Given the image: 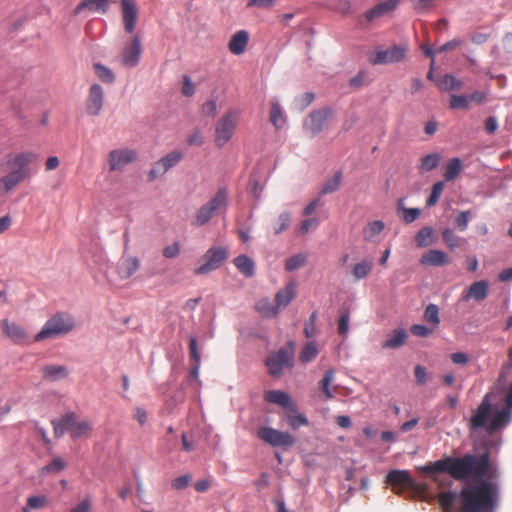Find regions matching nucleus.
Segmentation results:
<instances>
[{
  "label": "nucleus",
  "mask_w": 512,
  "mask_h": 512,
  "mask_svg": "<svg viewBox=\"0 0 512 512\" xmlns=\"http://www.w3.org/2000/svg\"><path fill=\"white\" fill-rule=\"evenodd\" d=\"M422 472L447 473L455 480L477 479L481 480L483 476L488 478L498 477L496 469L490 468V459L487 452L481 456L465 454L462 457L446 456L442 459L430 462L421 468Z\"/></svg>",
  "instance_id": "obj_1"
},
{
  "label": "nucleus",
  "mask_w": 512,
  "mask_h": 512,
  "mask_svg": "<svg viewBox=\"0 0 512 512\" xmlns=\"http://www.w3.org/2000/svg\"><path fill=\"white\" fill-rule=\"evenodd\" d=\"M498 485L488 480L468 483L459 494V512H494L498 505Z\"/></svg>",
  "instance_id": "obj_2"
},
{
  "label": "nucleus",
  "mask_w": 512,
  "mask_h": 512,
  "mask_svg": "<svg viewBox=\"0 0 512 512\" xmlns=\"http://www.w3.org/2000/svg\"><path fill=\"white\" fill-rule=\"evenodd\" d=\"M74 325V320L70 315L58 312L46 321L43 328L35 335L34 341L41 342L57 338L73 330Z\"/></svg>",
  "instance_id": "obj_3"
},
{
  "label": "nucleus",
  "mask_w": 512,
  "mask_h": 512,
  "mask_svg": "<svg viewBox=\"0 0 512 512\" xmlns=\"http://www.w3.org/2000/svg\"><path fill=\"white\" fill-rule=\"evenodd\" d=\"M229 253L225 247L213 246L200 259V264L194 269L196 275H205L221 267L228 259Z\"/></svg>",
  "instance_id": "obj_4"
},
{
  "label": "nucleus",
  "mask_w": 512,
  "mask_h": 512,
  "mask_svg": "<svg viewBox=\"0 0 512 512\" xmlns=\"http://www.w3.org/2000/svg\"><path fill=\"white\" fill-rule=\"evenodd\" d=\"M239 117L236 110H229L217 122L215 127V144L221 148L226 145L234 135Z\"/></svg>",
  "instance_id": "obj_5"
},
{
  "label": "nucleus",
  "mask_w": 512,
  "mask_h": 512,
  "mask_svg": "<svg viewBox=\"0 0 512 512\" xmlns=\"http://www.w3.org/2000/svg\"><path fill=\"white\" fill-rule=\"evenodd\" d=\"M294 350L293 344L290 347L280 348L276 353L270 354L266 359V365L269 373L278 377L282 374L285 368L293 366Z\"/></svg>",
  "instance_id": "obj_6"
},
{
  "label": "nucleus",
  "mask_w": 512,
  "mask_h": 512,
  "mask_svg": "<svg viewBox=\"0 0 512 512\" xmlns=\"http://www.w3.org/2000/svg\"><path fill=\"white\" fill-rule=\"evenodd\" d=\"M257 436L272 447L289 448L295 443V439L290 433L271 427H260Z\"/></svg>",
  "instance_id": "obj_7"
},
{
  "label": "nucleus",
  "mask_w": 512,
  "mask_h": 512,
  "mask_svg": "<svg viewBox=\"0 0 512 512\" xmlns=\"http://www.w3.org/2000/svg\"><path fill=\"white\" fill-rule=\"evenodd\" d=\"M407 53V47L394 45L387 49L376 50L369 56L370 63L385 65L402 61Z\"/></svg>",
  "instance_id": "obj_8"
},
{
  "label": "nucleus",
  "mask_w": 512,
  "mask_h": 512,
  "mask_svg": "<svg viewBox=\"0 0 512 512\" xmlns=\"http://www.w3.org/2000/svg\"><path fill=\"white\" fill-rule=\"evenodd\" d=\"M137 159V152L131 148L113 149L108 153L107 162L110 171H122Z\"/></svg>",
  "instance_id": "obj_9"
},
{
  "label": "nucleus",
  "mask_w": 512,
  "mask_h": 512,
  "mask_svg": "<svg viewBox=\"0 0 512 512\" xmlns=\"http://www.w3.org/2000/svg\"><path fill=\"white\" fill-rule=\"evenodd\" d=\"M386 483L397 494H401L406 489H415L417 486L416 481L405 470H391L386 475Z\"/></svg>",
  "instance_id": "obj_10"
},
{
  "label": "nucleus",
  "mask_w": 512,
  "mask_h": 512,
  "mask_svg": "<svg viewBox=\"0 0 512 512\" xmlns=\"http://www.w3.org/2000/svg\"><path fill=\"white\" fill-rule=\"evenodd\" d=\"M123 28L132 34L139 18V7L136 0H119Z\"/></svg>",
  "instance_id": "obj_11"
},
{
  "label": "nucleus",
  "mask_w": 512,
  "mask_h": 512,
  "mask_svg": "<svg viewBox=\"0 0 512 512\" xmlns=\"http://www.w3.org/2000/svg\"><path fill=\"white\" fill-rule=\"evenodd\" d=\"M141 53V39L139 35L135 34L121 51L120 58L122 64L127 67H135L139 63Z\"/></svg>",
  "instance_id": "obj_12"
},
{
  "label": "nucleus",
  "mask_w": 512,
  "mask_h": 512,
  "mask_svg": "<svg viewBox=\"0 0 512 512\" xmlns=\"http://www.w3.org/2000/svg\"><path fill=\"white\" fill-rule=\"evenodd\" d=\"M491 412L492 405L489 401L488 395H486L482 399L480 405L477 407L469 421L470 429L475 431L479 428H486L490 422L489 419L491 418Z\"/></svg>",
  "instance_id": "obj_13"
},
{
  "label": "nucleus",
  "mask_w": 512,
  "mask_h": 512,
  "mask_svg": "<svg viewBox=\"0 0 512 512\" xmlns=\"http://www.w3.org/2000/svg\"><path fill=\"white\" fill-rule=\"evenodd\" d=\"M36 157V154L32 151L12 153L7 157V165L13 170H21L24 176L28 177L29 171L27 166L31 164Z\"/></svg>",
  "instance_id": "obj_14"
},
{
  "label": "nucleus",
  "mask_w": 512,
  "mask_h": 512,
  "mask_svg": "<svg viewBox=\"0 0 512 512\" xmlns=\"http://www.w3.org/2000/svg\"><path fill=\"white\" fill-rule=\"evenodd\" d=\"M104 104V91L99 84H93L86 100V112L91 116L100 114Z\"/></svg>",
  "instance_id": "obj_15"
},
{
  "label": "nucleus",
  "mask_w": 512,
  "mask_h": 512,
  "mask_svg": "<svg viewBox=\"0 0 512 512\" xmlns=\"http://www.w3.org/2000/svg\"><path fill=\"white\" fill-rule=\"evenodd\" d=\"M331 115L332 110L330 108H323L313 111L310 113L309 119L305 123V126L312 133V135H317L324 129Z\"/></svg>",
  "instance_id": "obj_16"
},
{
  "label": "nucleus",
  "mask_w": 512,
  "mask_h": 512,
  "mask_svg": "<svg viewBox=\"0 0 512 512\" xmlns=\"http://www.w3.org/2000/svg\"><path fill=\"white\" fill-rule=\"evenodd\" d=\"M1 328L6 336L15 344H24L28 342V334L19 324L10 322L8 319H3L1 322Z\"/></svg>",
  "instance_id": "obj_17"
},
{
  "label": "nucleus",
  "mask_w": 512,
  "mask_h": 512,
  "mask_svg": "<svg viewBox=\"0 0 512 512\" xmlns=\"http://www.w3.org/2000/svg\"><path fill=\"white\" fill-rule=\"evenodd\" d=\"M489 291V285L486 280H480L472 283L467 290L462 294V299L466 302L473 299L477 302H481L487 298Z\"/></svg>",
  "instance_id": "obj_18"
},
{
  "label": "nucleus",
  "mask_w": 512,
  "mask_h": 512,
  "mask_svg": "<svg viewBox=\"0 0 512 512\" xmlns=\"http://www.w3.org/2000/svg\"><path fill=\"white\" fill-rule=\"evenodd\" d=\"M399 5V0H386L367 10L364 14L368 22H372L393 12Z\"/></svg>",
  "instance_id": "obj_19"
},
{
  "label": "nucleus",
  "mask_w": 512,
  "mask_h": 512,
  "mask_svg": "<svg viewBox=\"0 0 512 512\" xmlns=\"http://www.w3.org/2000/svg\"><path fill=\"white\" fill-rule=\"evenodd\" d=\"M77 422L76 415L73 412L66 413L60 418L52 420L51 424L55 437H62L66 431H69L71 434Z\"/></svg>",
  "instance_id": "obj_20"
},
{
  "label": "nucleus",
  "mask_w": 512,
  "mask_h": 512,
  "mask_svg": "<svg viewBox=\"0 0 512 512\" xmlns=\"http://www.w3.org/2000/svg\"><path fill=\"white\" fill-rule=\"evenodd\" d=\"M511 418L512 410L507 408L506 406L504 409L496 411L492 415L490 422L486 426L487 432L492 434L497 430L505 427L511 421Z\"/></svg>",
  "instance_id": "obj_21"
},
{
  "label": "nucleus",
  "mask_w": 512,
  "mask_h": 512,
  "mask_svg": "<svg viewBox=\"0 0 512 512\" xmlns=\"http://www.w3.org/2000/svg\"><path fill=\"white\" fill-rule=\"evenodd\" d=\"M26 176H24L21 170H12L7 175L0 178V196H3L15 187H17Z\"/></svg>",
  "instance_id": "obj_22"
},
{
  "label": "nucleus",
  "mask_w": 512,
  "mask_h": 512,
  "mask_svg": "<svg viewBox=\"0 0 512 512\" xmlns=\"http://www.w3.org/2000/svg\"><path fill=\"white\" fill-rule=\"evenodd\" d=\"M296 297V283L291 281L280 289L275 295V304L278 311L286 308Z\"/></svg>",
  "instance_id": "obj_23"
},
{
  "label": "nucleus",
  "mask_w": 512,
  "mask_h": 512,
  "mask_svg": "<svg viewBox=\"0 0 512 512\" xmlns=\"http://www.w3.org/2000/svg\"><path fill=\"white\" fill-rule=\"evenodd\" d=\"M109 6L110 0H83L76 6L74 14L79 15L85 10L105 14Z\"/></svg>",
  "instance_id": "obj_24"
},
{
  "label": "nucleus",
  "mask_w": 512,
  "mask_h": 512,
  "mask_svg": "<svg viewBox=\"0 0 512 512\" xmlns=\"http://www.w3.org/2000/svg\"><path fill=\"white\" fill-rule=\"evenodd\" d=\"M450 262L449 256L441 250H429L420 258V263L426 266L440 267Z\"/></svg>",
  "instance_id": "obj_25"
},
{
  "label": "nucleus",
  "mask_w": 512,
  "mask_h": 512,
  "mask_svg": "<svg viewBox=\"0 0 512 512\" xmlns=\"http://www.w3.org/2000/svg\"><path fill=\"white\" fill-rule=\"evenodd\" d=\"M265 401L277 404L283 408L295 411V404L291 401L289 394L281 390H269L264 394Z\"/></svg>",
  "instance_id": "obj_26"
},
{
  "label": "nucleus",
  "mask_w": 512,
  "mask_h": 512,
  "mask_svg": "<svg viewBox=\"0 0 512 512\" xmlns=\"http://www.w3.org/2000/svg\"><path fill=\"white\" fill-rule=\"evenodd\" d=\"M139 268V260L136 257H122L117 264V273L121 279L130 278Z\"/></svg>",
  "instance_id": "obj_27"
},
{
  "label": "nucleus",
  "mask_w": 512,
  "mask_h": 512,
  "mask_svg": "<svg viewBox=\"0 0 512 512\" xmlns=\"http://www.w3.org/2000/svg\"><path fill=\"white\" fill-rule=\"evenodd\" d=\"M249 36L248 33L244 30L238 31L235 33L229 42V50L234 55H240L242 54L246 46L248 44Z\"/></svg>",
  "instance_id": "obj_28"
},
{
  "label": "nucleus",
  "mask_w": 512,
  "mask_h": 512,
  "mask_svg": "<svg viewBox=\"0 0 512 512\" xmlns=\"http://www.w3.org/2000/svg\"><path fill=\"white\" fill-rule=\"evenodd\" d=\"M41 373L44 379L49 381H57L66 378L69 371L63 365H45L41 368Z\"/></svg>",
  "instance_id": "obj_29"
},
{
  "label": "nucleus",
  "mask_w": 512,
  "mask_h": 512,
  "mask_svg": "<svg viewBox=\"0 0 512 512\" xmlns=\"http://www.w3.org/2000/svg\"><path fill=\"white\" fill-rule=\"evenodd\" d=\"M228 203V192L225 188L219 189L217 193L207 202L208 206H210L215 213L226 210Z\"/></svg>",
  "instance_id": "obj_30"
},
{
  "label": "nucleus",
  "mask_w": 512,
  "mask_h": 512,
  "mask_svg": "<svg viewBox=\"0 0 512 512\" xmlns=\"http://www.w3.org/2000/svg\"><path fill=\"white\" fill-rule=\"evenodd\" d=\"M385 224L380 220L369 222L363 229V238L367 242H378V236L384 230Z\"/></svg>",
  "instance_id": "obj_31"
},
{
  "label": "nucleus",
  "mask_w": 512,
  "mask_h": 512,
  "mask_svg": "<svg viewBox=\"0 0 512 512\" xmlns=\"http://www.w3.org/2000/svg\"><path fill=\"white\" fill-rule=\"evenodd\" d=\"M234 265L246 277H252L255 274L254 261L247 255H239L233 260Z\"/></svg>",
  "instance_id": "obj_32"
},
{
  "label": "nucleus",
  "mask_w": 512,
  "mask_h": 512,
  "mask_svg": "<svg viewBox=\"0 0 512 512\" xmlns=\"http://www.w3.org/2000/svg\"><path fill=\"white\" fill-rule=\"evenodd\" d=\"M255 309L264 318H275L279 313L276 304H272L269 298L259 299L255 303Z\"/></svg>",
  "instance_id": "obj_33"
},
{
  "label": "nucleus",
  "mask_w": 512,
  "mask_h": 512,
  "mask_svg": "<svg viewBox=\"0 0 512 512\" xmlns=\"http://www.w3.org/2000/svg\"><path fill=\"white\" fill-rule=\"evenodd\" d=\"M407 339V333L404 329H396L383 343V349H396L401 347Z\"/></svg>",
  "instance_id": "obj_34"
},
{
  "label": "nucleus",
  "mask_w": 512,
  "mask_h": 512,
  "mask_svg": "<svg viewBox=\"0 0 512 512\" xmlns=\"http://www.w3.org/2000/svg\"><path fill=\"white\" fill-rule=\"evenodd\" d=\"M373 269V263L370 260H362L351 267V274L354 280L358 281L366 278Z\"/></svg>",
  "instance_id": "obj_35"
},
{
  "label": "nucleus",
  "mask_w": 512,
  "mask_h": 512,
  "mask_svg": "<svg viewBox=\"0 0 512 512\" xmlns=\"http://www.w3.org/2000/svg\"><path fill=\"white\" fill-rule=\"evenodd\" d=\"M215 214L216 213L206 203L205 205L201 206L198 209V211L196 212V215L194 217V220L192 221V224L195 225V226L205 225L206 223H208L210 221V219Z\"/></svg>",
  "instance_id": "obj_36"
},
{
  "label": "nucleus",
  "mask_w": 512,
  "mask_h": 512,
  "mask_svg": "<svg viewBox=\"0 0 512 512\" xmlns=\"http://www.w3.org/2000/svg\"><path fill=\"white\" fill-rule=\"evenodd\" d=\"M442 239L445 245L451 250H454L465 243V239L456 235L450 228H445L442 231Z\"/></svg>",
  "instance_id": "obj_37"
},
{
  "label": "nucleus",
  "mask_w": 512,
  "mask_h": 512,
  "mask_svg": "<svg viewBox=\"0 0 512 512\" xmlns=\"http://www.w3.org/2000/svg\"><path fill=\"white\" fill-rule=\"evenodd\" d=\"M462 170V162L458 157L450 159L445 168L444 177L446 181H451L455 179Z\"/></svg>",
  "instance_id": "obj_38"
},
{
  "label": "nucleus",
  "mask_w": 512,
  "mask_h": 512,
  "mask_svg": "<svg viewBox=\"0 0 512 512\" xmlns=\"http://www.w3.org/2000/svg\"><path fill=\"white\" fill-rule=\"evenodd\" d=\"M270 122L277 129L281 128L285 123L280 104L277 101L270 103Z\"/></svg>",
  "instance_id": "obj_39"
},
{
  "label": "nucleus",
  "mask_w": 512,
  "mask_h": 512,
  "mask_svg": "<svg viewBox=\"0 0 512 512\" xmlns=\"http://www.w3.org/2000/svg\"><path fill=\"white\" fill-rule=\"evenodd\" d=\"M66 468V462L61 457H56L49 464L43 466L40 470L41 475L55 474Z\"/></svg>",
  "instance_id": "obj_40"
},
{
  "label": "nucleus",
  "mask_w": 512,
  "mask_h": 512,
  "mask_svg": "<svg viewBox=\"0 0 512 512\" xmlns=\"http://www.w3.org/2000/svg\"><path fill=\"white\" fill-rule=\"evenodd\" d=\"M440 162V156L437 153L425 155L421 158L419 169L421 171L429 172L434 170Z\"/></svg>",
  "instance_id": "obj_41"
},
{
  "label": "nucleus",
  "mask_w": 512,
  "mask_h": 512,
  "mask_svg": "<svg viewBox=\"0 0 512 512\" xmlns=\"http://www.w3.org/2000/svg\"><path fill=\"white\" fill-rule=\"evenodd\" d=\"M318 355V349L314 342H308L305 344L300 352L299 360L303 363L312 361Z\"/></svg>",
  "instance_id": "obj_42"
},
{
  "label": "nucleus",
  "mask_w": 512,
  "mask_h": 512,
  "mask_svg": "<svg viewBox=\"0 0 512 512\" xmlns=\"http://www.w3.org/2000/svg\"><path fill=\"white\" fill-rule=\"evenodd\" d=\"M92 431V425L88 420L78 421L76 426L73 428L71 437L80 438L87 437Z\"/></svg>",
  "instance_id": "obj_43"
},
{
  "label": "nucleus",
  "mask_w": 512,
  "mask_h": 512,
  "mask_svg": "<svg viewBox=\"0 0 512 512\" xmlns=\"http://www.w3.org/2000/svg\"><path fill=\"white\" fill-rule=\"evenodd\" d=\"M295 411H291V413L286 414V420L288 425L296 430L301 426H307L309 424L308 419L303 414H295Z\"/></svg>",
  "instance_id": "obj_44"
},
{
  "label": "nucleus",
  "mask_w": 512,
  "mask_h": 512,
  "mask_svg": "<svg viewBox=\"0 0 512 512\" xmlns=\"http://www.w3.org/2000/svg\"><path fill=\"white\" fill-rule=\"evenodd\" d=\"M307 261V256L305 254H296L290 258H288L285 262V270L288 272L299 269L304 266Z\"/></svg>",
  "instance_id": "obj_45"
},
{
  "label": "nucleus",
  "mask_w": 512,
  "mask_h": 512,
  "mask_svg": "<svg viewBox=\"0 0 512 512\" xmlns=\"http://www.w3.org/2000/svg\"><path fill=\"white\" fill-rule=\"evenodd\" d=\"M183 157L184 155L180 150H173L164 157L160 158V160L162 163H164L165 167L170 170L176 166L183 159Z\"/></svg>",
  "instance_id": "obj_46"
},
{
  "label": "nucleus",
  "mask_w": 512,
  "mask_h": 512,
  "mask_svg": "<svg viewBox=\"0 0 512 512\" xmlns=\"http://www.w3.org/2000/svg\"><path fill=\"white\" fill-rule=\"evenodd\" d=\"M424 320L436 327L440 323L439 308L435 304H429L424 311Z\"/></svg>",
  "instance_id": "obj_47"
},
{
  "label": "nucleus",
  "mask_w": 512,
  "mask_h": 512,
  "mask_svg": "<svg viewBox=\"0 0 512 512\" xmlns=\"http://www.w3.org/2000/svg\"><path fill=\"white\" fill-rule=\"evenodd\" d=\"M48 504L45 496H32L27 499L26 506L23 508V512H29L32 509H41Z\"/></svg>",
  "instance_id": "obj_48"
},
{
  "label": "nucleus",
  "mask_w": 512,
  "mask_h": 512,
  "mask_svg": "<svg viewBox=\"0 0 512 512\" xmlns=\"http://www.w3.org/2000/svg\"><path fill=\"white\" fill-rule=\"evenodd\" d=\"M95 73L97 77L105 83H113L115 80L114 73L111 69L101 64L94 65Z\"/></svg>",
  "instance_id": "obj_49"
},
{
  "label": "nucleus",
  "mask_w": 512,
  "mask_h": 512,
  "mask_svg": "<svg viewBox=\"0 0 512 512\" xmlns=\"http://www.w3.org/2000/svg\"><path fill=\"white\" fill-rule=\"evenodd\" d=\"M462 83L454 76L446 74L438 83L441 90H455L460 89Z\"/></svg>",
  "instance_id": "obj_50"
},
{
  "label": "nucleus",
  "mask_w": 512,
  "mask_h": 512,
  "mask_svg": "<svg viewBox=\"0 0 512 512\" xmlns=\"http://www.w3.org/2000/svg\"><path fill=\"white\" fill-rule=\"evenodd\" d=\"M432 229L430 227L422 228L416 235L418 247H427L432 244Z\"/></svg>",
  "instance_id": "obj_51"
},
{
  "label": "nucleus",
  "mask_w": 512,
  "mask_h": 512,
  "mask_svg": "<svg viewBox=\"0 0 512 512\" xmlns=\"http://www.w3.org/2000/svg\"><path fill=\"white\" fill-rule=\"evenodd\" d=\"M341 173H336L332 178H330L322 187V194H330L337 191L341 184Z\"/></svg>",
  "instance_id": "obj_52"
},
{
  "label": "nucleus",
  "mask_w": 512,
  "mask_h": 512,
  "mask_svg": "<svg viewBox=\"0 0 512 512\" xmlns=\"http://www.w3.org/2000/svg\"><path fill=\"white\" fill-rule=\"evenodd\" d=\"M455 499L456 494L452 491H444L438 494V502L440 506L445 510L452 508Z\"/></svg>",
  "instance_id": "obj_53"
},
{
  "label": "nucleus",
  "mask_w": 512,
  "mask_h": 512,
  "mask_svg": "<svg viewBox=\"0 0 512 512\" xmlns=\"http://www.w3.org/2000/svg\"><path fill=\"white\" fill-rule=\"evenodd\" d=\"M334 379V371L332 369L328 370L323 379L320 381V387L322 392L325 394L326 399H331L333 397V394L329 388L331 382Z\"/></svg>",
  "instance_id": "obj_54"
},
{
  "label": "nucleus",
  "mask_w": 512,
  "mask_h": 512,
  "mask_svg": "<svg viewBox=\"0 0 512 512\" xmlns=\"http://www.w3.org/2000/svg\"><path fill=\"white\" fill-rule=\"evenodd\" d=\"M168 169L165 167L164 163L159 159L154 163L153 167L148 172V181L152 182L156 180L158 177L163 176Z\"/></svg>",
  "instance_id": "obj_55"
},
{
  "label": "nucleus",
  "mask_w": 512,
  "mask_h": 512,
  "mask_svg": "<svg viewBox=\"0 0 512 512\" xmlns=\"http://www.w3.org/2000/svg\"><path fill=\"white\" fill-rule=\"evenodd\" d=\"M443 189H444V183L442 181L436 182L433 185L431 194L427 199L428 206H434L438 202V200L443 192Z\"/></svg>",
  "instance_id": "obj_56"
},
{
  "label": "nucleus",
  "mask_w": 512,
  "mask_h": 512,
  "mask_svg": "<svg viewBox=\"0 0 512 512\" xmlns=\"http://www.w3.org/2000/svg\"><path fill=\"white\" fill-rule=\"evenodd\" d=\"M291 216L289 212H283L279 215L274 226V233L279 234L289 227Z\"/></svg>",
  "instance_id": "obj_57"
},
{
  "label": "nucleus",
  "mask_w": 512,
  "mask_h": 512,
  "mask_svg": "<svg viewBox=\"0 0 512 512\" xmlns=\"http://www.w3.org/2000/svg\"><path fill=\"white\" fill-rule=\"evenodd\" d=\"M450 107L452 109H467L469 107L468 96L452 95L450 98Z\"/></svg>",
  "instance_id": "obj_58"
},
{
  "label": "nucleus",
  "mask_w": 512,
  "mask_h": 512,
  "mask_svg": "<svg viewBox=\"0 0 512 512\" xmlns=\"http://www.w3.org/2000/svg\"><path fill=\"white\" fill-rule=\"evenodd\" d=\"M189 356L193 364H200V353L198 351L197 339L193 336L189 338Z\"/></svg>",
  "instance_id": "obj_59"
},
{
  "label": "nucleus",
  "mask_w": 512,
  "mask_h": 512,
  "mask_svg": "<svg viewBox=\"0 0 512 512\" xmlns=\"http://www.w3.org/2000/svg\"><path fill=\"white\" fill-rule=\"evenodd\" d=\"M191 480H192L191 475L185 474V475L175 478L172 481L171 486L175 490H183L189 486Z\"/></svg>",
  "instance_id": "obj_60"
},
{
  "label": "nucleus",
  "mask_w": 512,
  "mask_h": 512,
  "mask_svg": "<svg viewBox=\"0 0 512 512\" xmlns=\"http://www.w3.org/2000/svg\"><path fill=\"white\" fill-rule=\"evenodd\" d=\"M320 221L317 218H308L301 222L298 227V231L301 234L308 233L311 229H315L318 227Z\"/></svg>",
  "instance_id": "obj_61"
},
{
  "label": "nucleus",
  "mask_w": 512,
  "mask_h": 512,
  "mask_svg": "<svg viewBox=\"0 0 512 512\" xmlns=\"http://www.w3.org/2000/svg\"><path fill=\"white\" fill-rule=\"evenodd\" d=\"M470 211H461L454 219L455 225L460 231H465L469 223Z\"/></svg>",
  "instance_id": "obj_62"
},
{
  "label": "nucleus",
  "mask_w": 512,
  "mask_h": 512,
  "mask_svg": "<svg viewBox=\"0 0 512 512\" xmlns=\"http://www.w3.org/2000/svg\"><path fill=\"white\" fill-rule=\"evenodd\" d=\"M350 316L348 312H343L338 322V333L342 336H346L349 330Z\"/></svg>",
  "instance_id": "obj_63"
},
{
  "label": "nucleus",
  "mask_w": 512,
  "mask_h": 512,
  "mask_svg": "<svg viewBox=\"0 0 512 512\" xmlns=\"http://www.w3.org/2000/svg\"><path fill=\"white\" fill-rule=\"evenodd\" d=\"M433 332V329L426 327L425 325L421 324H414L411 326V333L418 337H427L431 335Z\"/></svg>",
  "instance_id": "obj_64"
}]
</instances>
